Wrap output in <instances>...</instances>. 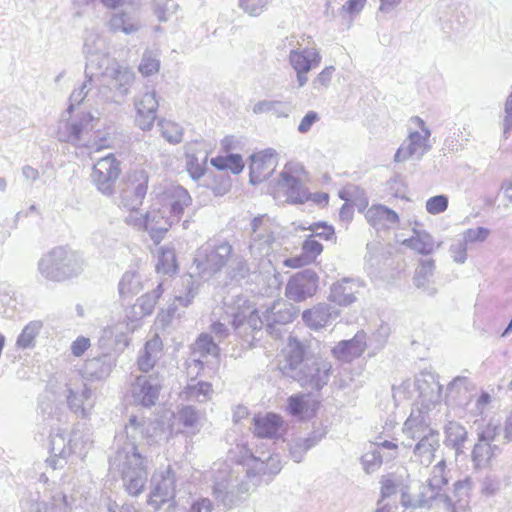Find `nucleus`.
I'll use <instances>...</instances> for the list:
<instances>
[{
    "label": "nucleus",
    "mask_w": 512,
    "mask_h": 512,
    "mask_svg": "<svg viewBox=\"0 0 512 512\" xmlns=\"http://www.w3.org/2000/svg\"><path fill=\"white\" fill-rule=\"evenodd\" d=\"M166 439L164 423L138 416H131L124 431L115 436V451L109 457L110 471L120 474L123 486L130 495L141 494L148 478L146 458L138 445L141 442L154 445Z\"/></svg>",
    "instance_id": "nucleus-1"
},
{
    "label": "nucleus",
    "mask_w": 512,
    "mask_h": 512,
    "mask_svg": "<svg viewBox=\"0 0 512 512\" xmlns=\"http://www.w3.org/2000/svg\"><path fill=\"white\" fill-rule=\"evenodd\" d=\"M281 469L278 454H263L262 457H253L252 464L246 470L247 481L239 480V473L224 465L214 475L212 493L224 507L232 508L244 494L249 492L251 487L260 485L264 477H267L265 482H269Z\"/></svg>",
    "instance_id": "nucleus-2"
},
{
    "label": "nucleus",
    "mask_w": 512,
    "mask_h": 512,
    "mask_svg": "<svg viewBox=\"0 0 512 512\" xmlns=\"http://www.w3.org/2000/svg\"><path fill=\"white\" fill-rule=\"evenodd\" d=\"M448 482L446 461L442 459L433 466L426 483L409 480L402 485L401 504L411 509L442 506L448 511H454L453 499L447 493Z\"/></svg>",
    "instance_id": "nucleus-3"
},
{
    "label": "nucleus",
    "mask_w": 512,
    "mask_h": 512,
    "mask_svg": "<svg viewBox=\"0 0 512 512\" xmlns=\"http://www.w3.org/2000/svg\"><path fill=\"white\" fill-rule=\"evenodd\" d=\"M85 267L83 256L68 246H56L38 261L40 275L51 282H64L79 276Z\"/></svg>",
    "instance_id": "nucleus-4"
},
{
    "label": "nucleus",
    "mask_w": 512,
    "mask_h": 512,
    "mask_svg": "<svg viewBox=\"0 0 512 512\" xmlns=\"http://www.w3.org/2000/svg\"><path fill=\"white\" fill-rule=\"evenodd\" d=\"M233 246L225 240L207 242L197 249L193 265L201 278H210L229 263Z\"/></svg>",
    "instance_id": "nucleus-5"
},
{
    "label": "nucleus",
    "mask_w": 512,
    "mask_h": 512,
    "mask_svg": "<svg viewBox=\"0 0 512 512\" xmlns=\"http://www.w3.org/2000/svg\"><path fill=\"white\" fill-rule=\"evenodd\" d=\"M96 120L89 112L62 118L58 123L56 137L59 141L76 147H91Z\"/></svg>",
    "instance_id": "nucleus-6"
},
{
    "label": "nucleus",
    "mask_w": 512,
    "mask_h": 512,
    "mask_svg": "<svg viewBox=\"0 0 512 512\" xmlns=\"http://www.w3.org/2000/svg\"><path fill=\"white\" fill-rule=\"evenodd\" d=\"M225 313L239 335H247L249 331L260 330L263 320L258 315L255 305L246 296L238 295L225 302Z\"/></svg>",
    "instance_id": "nucleus-7"
},
{
    "label": "nucleus",
    "mask_w": 512,
    "mask_h": 512,
    "mask_svg": "<svg viewBox=\"0 0 512 512\" xmlns=\"http://www.w3.org/2000/svg\"><path fill=\"white\" fill-rule=\"evenodd\" d=\"M134 81V73L119 64H112V68L100 80L98 96L104 103H120L129 93Z\"/></svg>",
    "instance_id": "nucleus-8"
},
{
    "label": "nucleus",
    "mask_w": 512,
    "mask_h": 512,
    "mask_svg": "<svg viewBox=\"0 0 512 512\" xmlns=\"http://www.w3.org/2000/svg\"><path fill=\"white\" fill-rule=\"evenodd\" d=\"M306 172L299 162H288L280 173L276 186L291 203H304L310 198V193L304 182Z\"/></svg>",
    "instance_id": "nucleus-9"
},
{
    "label": "nucleus",
    "mask_w": 512,
    "mask_h": 512,
    "mask_svg": "<svg viewBox=\"0 0 512 512\" xmlns=\"http://www.w3.org/2000/svg\"><path fill=\"white\" fill-rule=\"evenodd\" d=\"M410 123L419 128L420 131L409 132L394 155L395 162H405L409 159L420 160L431 149L429 143L431 131L425 125V122L420 117L415 116L410 119Z\"/></svg>",
    "instance_id": "nucleus-10"
},
{
    "label": "nucleus",
    "mask_w": 512,
    "mask_h": 512,
    "mask_svg": "<svg viewBox=\"0 0 512 512\" xmlns=\"http://www.w3.org/2000/svg\"><path fill=\"white\" fill-rule=\"evenodd\" d=\"M59 394L68 408L82 418L87 417L95 405L92 390L79 376L69 378L60 388Z\"/></svg>",
    "instance_id": "nucleus-11"
},
{
    "label": "nucleus",
    "mask_w": 512,
    "mask_h": 512,
    "mask_svg": "<svg viewBox=\"0 0 512 512\" xmlns=\"http://www.w3.org/2000/svg\"><path fill=\"white\" fill-rule=\"evenodd\" d=\"M332 374V364L322 357L310 356L306 358L301 370L294 373V380L302 387L311 390H320L326 386Z\"/></svg>",
    "instance_id": "nucleus-12"
},
{
    "label": "nucleus",
    "mask_w": 512,
    "mask_h": 512,
    "mask_svg": "<svg viewBox=\"0 0 512 512\" xmlns=\"http://www.w3.org/2000/svg\"><path fill=\"white\" fill-rule=\"evenodd\" d=\"M275 236L270 219L259 215L251 221L249 253L254 261L262 260L273 251Z\"/></svg>",
    "instance_id": "nucleus-13"
},
{
    "label": "nucleus",
    "mask_w": 512,
    "mask_h": 512,
    "mask_svg": "<svg viewBox=\"0 0 512 512\" xmlns=\"http://www.w3.org/2000/svg\"><path fill=\"white\" fill-rule=\"evenodd\" d=\"M120 162L113 154L100 158L93 167L92 180L97 189L104 195L110 196L114 192L116 180L120 175Z\"/></svg>",
    "instance_id": "nucleus-14"
},
{
    "label": "nucleus",
    "mask_w": 512,
    "mask_h": 512,
    "mask_svg": "<svg viewBox=\"0 0 512 512\" xmlns=\"http://www.w3.org/2000/svg\"><path fill=\"white\" fill-rule=\"evenodd\" d=\"M160 206L169 215L170 223H178L184 210L192 204L189 192L180 185L170 184L158 196Z\"/></svg>",
    "instance_id": "nucleus-15"
},
{
    "label": "nucleus",
    "mask_w": 512,
    "mask_h": 512,
    "mask_svg": "<svg viewBox=\"0 0 512 512\" xmlns=\"http://www.w3.org/2000/svg\"><path fill=\"white\" fill-rule=\"evenodd\" d=\"M162 388V379L158 374L137 376L131 384L130 394L134 404L143 407L154 406Z\"/></svg>",
    "instance_id": "nucleus-16"
},
{
    "label": "nucleus",
    "mask_w": 512,
    "mask_h": 512,
    "mask_svg": "<svg viewBox=\"0 0 512 512\" xmlns=\"http://www.w3.org/2000/svg\"><path fill=\"white\" fill-rule=\"evenodd\" d=\"M148 175L144 170H135L128 175L120 193L119 206L128 210L138 208L147 193Z\"/></svg>",
    "instance_id": "nucleus-17"
},
{
    "label": "nucleus",
    "mask_w": 512,
    "mask_h": 512,
    "mask_svg": "<svg viewBox=\"0 0 512 512\" xmlns=\"http://www.w3.org/2000/svg\"><path fill=\"white\" fill-rule=\"evenodd\" d=\"M318 276L311 269H305L293 275L285 288V295L294 302L312 297L318 288Z\"/></svg>",
    "instance_id": "nucleus-18"
},
{
    "label": "nucleus",
    "mask_w": 512,
    "mask_h": 512,
    "mask_svg": "<svg viewBox=\"0 0 512 512\" xmlns=\"http://www.w3.org/2000/svg\"><path fill=\"white\" fill-rule=\"evenodd\" d=\"M219 347L208 334H201L191 346V354L186 361L188 375L198 376L204 367V359L208 356L217 357Z\"/></svg>",
    "instance_id": "nucleus-19"
},
{
    "label": "nucleus",
    "mask_w": 512,
    "mask_h": 512,
    "mask_svg": "<svg viewBox=\"0 0 512 512\" xmlns=\"http://www.w3.org/2000/svg\"><path fill=\"white\" fill-rule=\"evenodd\" d=\"M175 473L170 466L157 470L151 478L150 502L161 505L175 496Z\"/></svg>",
    "instance_id": "nucleus-20"
},
{
    "label": "nucleus",
    "mask_w": 512,
    "mask_h": 512,
    "mask_svg": "<svg viewBox=\"0 0 512 512\" xmlns=\"http://www.w3.org/2000/svg\"><path fill=\"white\" fill-rule=\"evenodd\" d=\"M295 317V310L291 304L283 301H275L271 307H268L263 313V325L265 324L267 332L275 338L281 336V329L278 326H283L293 321Z\"/></svg>",
    "instance_id": "nucleus-21"
},
{
    "label": "nucleus",
    "mask_w": 512,
    "mask_h": 512,
    "mask_svg": "<svg viewBox=\"0 0 512 512\" xmlns=\"http://www.w3.org/2000/svg\"><path fill=\"white\" fill-rule=\"evenodd\" d=\"M364 286L365 283L360 278L344 277L332 284L329 300L339 306H349L357 300V295Z\"/></svg>",
    "instance_id": "nucleus-22"
},
{
    "label": "nucleus",
    "mask_w": 512,
    "mask_h": 512,
    "mask_svg": "<svg viewBox=\"0 0 512 512\" xmlns=\"http://www.w3.org/2000/svg\"><path fill=\"white\" fill-rule=\"evenodd\" d=\"M136 123L143 130H151L157 118L159 101L154 90L143 93L135 100Z\"/></svg>",
    "instance_id": "nucleus-23"
},
{
    "label": "nucleus",
    "mask_w": 512,
    "mask_h": 512,
    "mask_svg": "<svg viewBox=\"0 0 512 512\" xmlns=\"http://www.w3.org/2000/svg\"><path fill=\"white\" fill-rule=\"evenodd\" d=\"M308 357L305 355L304 345L296 338L289 336L285 358L281 366L283 374L293 379L294 373L301 370Z\"/></svg>",
    "instance_id": "nucleus-24"
},
{
    "label": "nucleus",
    "mask_w": 512,
    "mask_h": 512,
    "mask_svg": "<svg viewBox=\"0 0 512 512\" xmlns=\"http://www.w3.org/2000/svg\"><path fill=\"white\" fill-rule=\"evenodd\" d=\"M339 316V310L329 303H318L302 313V319L307 326L318 330L327 326Z\"/></svg>",
    "instance_id": "nucleus-25"
},
{
    "label": "nucleus",
    "mask_w": 512,
    "mask_h": 512,
    "mask_svg": "<svg viewBox=\"0 0 512 512\" xmlns=\"http://www.w3.org/2000/svg\"><path fill=\"white\" fill-rule=\"evenodd\" d=\"M365 217L377 232L393 229L399 222V216L395 211L380 204L369 207Z\"/></svg>",
    "instance_id": "nucleus-26"
},
{
    "label": "nucleus",
    "mask_w": 512,
    "mask_h": 512,
    "mask_svg": "<svg viewBox=\"0 0 512 512\" xmlns=\"http://www.w3.org/2000/svg\"><path fill=\"white\" fill-rule=\"evenodd\" d=\"M288 61L294 71L309 72L321 63L319 51L312 48H293L289 52Z\"/></svg>",
    "instance_id": "nucleus-27"
},
{
    "label": "nucleus",
    "mask_w": 512,
    "mask_h": 512,
    "mask_svg": "<svg viewBox=\"0 0 512 512\" xmlns=\"http://www.w3.org/2000/svg\"><path fill=\"white\" fill-rule=\"evenodd\" d=\"M365 349L366 334L360 331L352 339L339 342L332 349V353L337 359L350 362L352 359L361 356Z\"/></svg>",
    "instance_id": "nucleus-28"
},
{
    "label": "nucleus",
    "mask_w": 512,
    "mask_h": 512,
    "mask_svg": "<svg viewBox=\"0 0 512 512\" xmlns=\"http://www.w3.org/2000/svg\"><path fill=\"white\" fill-rule=\"evenodd\" d=\"M147 232L155 244L161 242L164 235L174 223H170L169 215L164 212L162 206L158 209H152L146 213Z\"/></svg>",
    "instance_id": "nucleus-29"
},
{
    "label": "nucleus",
    "mask_w": 512,
    "mask_h": 512,
    "mask_svg": "<svg viewBox=\"0 0 512 512\" xmlns=\"http://www.w3.org/2000/svg\"><path fill=\"white\" fill-rule=\"evenodd\" d=\"M50 452L51 456L46 463L53 469L62 468L67 463V457L72 453L71 441L66 442L63 433H55L50 435Z\"/></svg>",
    "instance_id": "nucleus-30"
},
{
    "label": "nucleus",
    "mask_w": 512,
    "mask_h": 512,
    "mask_svg": "<svg viewBox=\"0 0 512 512\" xmlns=\"http://www.w3.org/2000/svg\"><path fill=\"white\" fill-rule=\"evenodd\" d=\"M163 350V343L159 335L155 334L148 340L144 348L139 352L137 365L140 371L149 372L160 359Z\"/></svg>",
    "instance_id": "nucleus-31"
},
{
    "label": "nucleus",
    "mask_w": 512,
    "mask_h": 512,
    "mask_svg": "<svg viewBox=\"0 0 512 512\" xmlns=\"http://www.w3.org/2000/svg\"><path fill=\"white\" fill-rule=\"evenodd\" d=\"M253 422V432L257 437L275 438L281 434L283 420L277 414L267 413L265 415H256L253 418Z\"/></svg>",
    "instance_id": "nucleus-32"
},
{
    "label": "nucleus",
    "mask_w": 512,
    "mask_h": 512,
    "mask_svg": "<svg viewBox=\"0 0 512 512\" xmlns=\"http://www.w3.org/2000/svg\"><path fill=\"white\" fill-rule=\"evenodd\" d=\"M114 366L115 362L112 357L104 354L102 356L86 360L82 373L87 379L103 380L110 375Z\"/></svg>",
    "instance_id": "nucleus-33"
},
{
    "label": "nucleus",
    "mask_w": 512,
    "mask_h": 512,
    "mask_svg": "<svg viewBox=\"0 0 512 512\" xmlns=\"http://www.w3.org/2000/svg\"><path fill=\"white\" fill-rule=\"evenodd\" d=\"M440 447V435L438 431L430 432L427 436L418 439L413 453L417 461L422 465L428 466L432 463L435 452Z\"/></svg>",
    "instance_id": "nucleus-34"
},
{
    "label": "nucleus",
    "mask_w": 512,
    "mask_h": 512,
    "mask_svg": "<svg viewBox=\"0 0 512 512\" xmlns=\"http://www.w3.org/2000/svg\"><path fill=\"white\" fill-rule=\"evenodd\" d=\"M404 435L411 439H420L430 432H435L427 423L426 415L419 409L412 410L402 429Z\"/></svg>",
    "instance_id": "nucleus-35"
},
{
    "label": "nucleus",
    "mask_w": 512,
    "mask_h": 512,
    "mask_svg": "<svg viewBox=\"0 0 512 512\" xmlns=\"http://www.w3.org/2000/svg\"><path fill=\"white\" fill-rule=\"evenodd\" d=\"M112 64H118L112 61L105 53H93L86 56L85 76L86 79L93 82L101 80L106 72L112 68Z\"/></svg>",
    "instance_id": "nucleus-36"
},
{
    "label": "nucleus",
    "mask_w": 512,
    "mask_h": 512,
    "mask_svg": "<svg viewBox=\"0 0 512 512\" xmlns=\"http://www.w3.org/2000/svg\"><path fill=\"white\" fill-rule=\"evenodd\" d=\"M496 444L477 441L471 452V460L475 470L486 469L491 466L492 460L500 453Z\"/></svg>",
    "instance_id": "nucleus-37"
},
{
    "label": "nucleus",
    "mask_w": 512,
    "mask_h": 512,
    "mask_svg": "<svg viewBox=\"0 0 512 512\" xmlns=\"http://www.w3.org/2000/svg\"><path fill=\"white\" fill-rule=\"evenodd\" d=\"M191 380L181 393V396L186 401H195L205 403L212 398L213 388L209 382L196 381L195 374L190 375Z\"/></svg>",
    "instance_id": "nucleus-38"
},
{
    "label": "nucleus",
    "mask_w": 512,
    "mask_h": 512,
    "mask_svg": "<svg viewBox=\"0 0 512 512\" xmlns=\"http://www.w3.org/2000/svg\"><path fill=\"white\" fill-rule=\"evenodd\" d=\"M413 235L404 239L402 244L422 255H429L435 250L433 237L425 230L413 228Z\"/></svg>",
    "instance_id": "nucleus-39"
},
{
    "label": "nucleus",
    "mask_w": 512,
    "mask_h": 512,
    "mask_svg": "<svg viewBox=\"0 0 512 512\" xmlns=\"http://www.w3.org/2000/svg\"><path fill=\"white\" fill-rule=\"evenodd\" d=\"M323 251L322 244L315 239V235H309L302 244L301 258H293L287 264L293 267L302 266L313 262Z\"/></svg>",
    "instance_id": "nucleus-40"
},
{
    "label": "nucleus",
    "mask_w": 512,
    "mask_h": 512,
    "mask_svg": "<svg viewBox=\"0 0 512 512\" xmlns=\"http://www.w3.org/2000/svg\"><path fill=\"white\" fill-rule=\"evenodd\" d=\"M110 28L113 31H121L125 34H132L140 28V21L135 12L115 13L110 21Z\"/></svg>",
    "instance_id": "nucleus-41"
},
{
    "label": "nucleus",
    "mask_w": 512,
    "mask_h": 512,
    "mask_svg": "<svg viewBox=\"0 0 512 512\" xmlns=\"http://www.w3.org/2000/svg\"><path fill=\"white\" fill-rule=\"evenodd\" d=\"M322 438V435L316 432L310 433L307 437H297L289 443V452L296 463H300L305 453L314 447Z\"/></svg>",
    "instance_id": "nucleus-42"
},
{
    "label": "nucleus",
    "mask_w": 512,
    "mask_h": 512,
    "mask_svg": "<svg viewBox=\"0 0 512 512\" xmlns=\"http://www.w3.org/2000/svg\"><path fill=\"white\" fill-rule=\"evenodd\" d=\"M143 289L141 277L135 271L123 274L118 284L119 295L123 299L131 298Z\"/></svg>",
    "instance_id": "nucleus-43"
},
{
    "label": "nucleus",
    "mask_w": 512,
    "mask_h": 512,
    "mask_svg": "<svg viewBox=\"0 0 512 512\" xmlns=\"http://www.w3.org/2000/svg\"><path fill=\"white\" fill-rule=\"evenodd\" d=\"M415 386L420 395L429 401H433L435 398H438L442 389V386L438 381H436L434 375L430 373L421 374L417 377L415 380Z\"/></svg>",
    "instance_id": "nucleus-44"
},
{
    "label": "nucleus",
    "mask_w": 512,
    "mask_h": 512,
    "mask_svg": "<svg viewBox=\"0 0 512 512\" xmlns=\"http://www.w3.org/2000/svg\"><path fill=\"white\" fill-rule=\"evenodd\" d=\"M254 114L271 113L274 116L288 117L291 113V106L287 102L279 100H262L253 106Z\"/></svg>",
    "instance_id": "nucleus-45"
},
{
    "label": "nucleus",
    "mask_w": 512,
    "mask_h": 512,
    "mask_svg": "<svg viewBox=\"0 0 512 512\" xmlns=\"http://www.w3.org/2000/svg\"><path fill=\"white\" fill-rule=\"evenodd\" d=\"M251 272L250 265L244 259L243 256L234 255L232 253V257L229 260V263L226 265V276L231 281L239 282L245 279Z\"/></svg>",
    "instance_id": "nucleus-46"
},
{
    "label": "nucleus",
    "mask_w": 512,
    "mask_h": 512,
    "mask_svg": "<svg viewBox=\"0 0 512 512\" xmlns=\"http://www.w3.org/2000/svg\"><path fill=\"white\" fill-rule=\"evenodd\" d=\"M135 330V324H128L126 321H119L116 324L108 326L104 330L106 337L114 338L116 344H122L124 347L129 345L128 336Z\"/></svg>",
    "instance_id": "nucleus-47"
},
{
    "label": "nucleus",
    "mask_w": 512,
    "mask_h": 512,
    "mask_svg": "<svg viewBox=\"0 0 512 512\" xmlns=\"http://www.w3.org/2000/svg\"><path fill=\"white\" fill-rule=\"evenodd\" d=\"M445 434L447 442L457 451L460 452L467 440L468 433L461 424L450 421L445 426Z\"/></svg>",
    "instance_id": "nucleus-48"
},
{
    "label": "nucleus",
    "mask_w": 512,
    "mask_h": 512,
    "mask_svg": "<svg viewBox=\"0 0 512 512\" xmlns=\"http://www.w3.org/2000/svg\"><path fill=\"white\" fill-rule=\"evenodd\" d=\"M176 419L185 428L191 429L193 432L199 431L202 426L200 412L190 405L183 406L179 409L176 414Z\"/></svg>",
    "instance_id": "nucleus-49"
},
{
    "label": "nucleus",
    "mask_w": 512,
    "mask_h": 512,
    "mask_svg": "<svg viewBox=\"0 0 512 512\" xmlns=\"http://www.w3.org/2000/svg\"><path fill=\"white\" fill-rule=\"evenodd\" d=\"M43 327L42 321L35 320L29 322L21 331L17 338L16 345L21 349L32 348L35 346V338Z\"/></svg>",
    "instance_id": "nucleus-50"
},
{
    "label": "nucleus",
    "mask_w": 512,
    "mask_h": 512,
    "mask_svg": "<svg viewBox=\"0 0 512 512\" xmlns=\"http://www.w3.org/2000/svg\"><path fill=\"white\" fill-rule=\"evenodd\" d=\"M435 261L433 259H423L415 271L413 278L414 285L417 288H428V282L434 275Z\"/></svg>",
    "instance_id": "nucleus-51"
},
{
    "label": "nucleus",
    "mask_w": 512,
    "mask_h": 512,
    "mask_svg": "<svg viewBox=\"0 0 512 512\" xmlns=\"http://www.w3.org/2000/svg\"><path fill=\"white\" fill-rule=\"evenodd\" d=\"M176 255L171 247H161L159 249L158 262L156 270L159 273L170 274L176 272Z\"/></svg>",
    "instance_id": "nucleus-52"
},
{
    "label": "nucleus",
    "mask_w": 512,
    "mask_h": 512,
    "mask_svg": "<svg viewBox=\"0 0 512 512\" xmlns=\"http://www.w3.org/2000/svg\"><path fill=\"white\" fill-rule=\"evenodd\" d=\"M163 283H159L158 286L151 292H148L137 299L136 305L144 315H151L154 311L155 305L159 298L163 294Z\"/></svg>",
    "instance_id": "nucleus-53"
},
{
    "label": "nucleus",
    "mask_w": 512,
    "mask_h": 512,
    "mask_svg": "<svg viewBox=\"0 0 512 512\" xmlns=\"http://www.w3.org/2000/svg\"><path fill=\"white\" fill-rule=\"evenodd\" d=\"M161 135L171 144H179L183 139V128L170 120L162 119L158 122Z\"/></svg>",
    "instance_id": "nucleus-54"
},
{
    "label": "nucleus",
    "mask_w": 512,
    "mask_h": 512,
    "mask_svg": "<svg viewBox=\"0 0 512 512\" xmlns=\"http://www.w3.org/2000/svg\"><path fill=\"white\" fill-rule=\"evenodd\" d=\"M381 495L382 498L390 497L399 490L401 492L402 485H405L403 477L396 473H390L381 477Z\"/></svg>",
    "instance_id": "nucleus-55"
},
{
    "label": "nucleus",
    "mask_w": 512,
    "mask_h": 512,
    "mask_svg": "<svg viewBox=\"0 0 512 512\" xmlns=\"http://www.w3.org/2000/svg\"><path fill=\"white\" fill-rule=\"evenodd\" d=\"M215 505L207 497H194L188 502L187 507L175 509L174 512H214Z\"/></svg>",
    "instance_id": "nucleus-56"
},
{
    "label": "nucleus",
    "mask_w": 512,
    "mask_h": 512,
    "mask_svg": "<svg viewBox=\"0 0 512 512\" xmlns=\"http://www.w3.org/2000/svg\"><path fill=\"white\" fill-rule=\"evenodd\" d=\"M92 83L88 79L82 83V85L78 89H74L69 97V106L66 112L63 114H71L74 108L80 105L87 97L89 91L92 88Z\"/></svg>",
    "instance_id": "nucleus-57"
},
{
    "label": "nucleus",
    "mask_w": 512,
    "mask_h": 512,
    "mask_svg": "<svg viewBox=\"0 0 512 512\" xmlns=\"http://www.w3.org/2000/svg\"><path fill=\"white\" fill-rule=\"evenodd\" d=\"M184 285L185 291L175 295L174 304L178 303L182 307H188L198 294V285L192 280L191 276Z\"/></svg>",
    "instance_id": "nucleus-58"
},
{
    "label": "nucleus",
    "mask_w": 512,
    "mask_h": 512,
    "mask_svg": "<svg viewBox=\"0 0 512 512\" xmlns=\"http://www.w3.org/2000/svg\"><path fill=\"white\" fill-rule=\"evenodd\" d=\"M272 0H239V6L250 16L257 17L268 9Z\"/></svg>",
    "instance_id": "nucleus-59"
},
{
    "label": "nucleus",
    "mask_w": 512,
    "mask_h": 512,
    "mask_svg": "<svg viewBox=\"0 0 512 512\" xmlns=\"http://www.w3.org/2000/svg\"><path fill=\"white\" fill-rule=\"evenodd\" d=\"M103 47L104 41L99 34L94 32L86 33L83 45V52L85 56L93 53H104Z\"/></svg>",
    "instance_id": "nucleus-60"
},
{
    "label": "nucleus",
    "mask_w": 512,
    "mask_h": 512,
    "mask_svg": "<svg viewBox=\"0 0 512 512\" xmlns=\"http://www.w3.org/2000/svg\"><path fill=\"white\" fill-rule=\"evenodd\" d=\"M383 458L377 449L366 452L361 457V463L367 474L375 472L382 465Z\"/></svg>",
    "instance_id": "nucleus-61"
},
{
    "label": "nucleus",
    "mask_w": 512,
    "mask_h": 512,
    "mask_svg": "<svg viewBox=\"0 0 512 512\" xmlns=\"http://www.w3.org/2000/svg\"><path fill=\"white\" fill-rule=\"evenodd\" d=\"M250 182L252 184H258L267 179L273 171H269L266 165L261 161L251 158L250 163Z\"/></svg>",
    "instance_id": "nucleus-62"
},
{
    "label": "nucleus",
    "mask_w": 512,
    "mask_h": 512,
    "mask_svg": "<svg viewBox=\"0 0 512 512\" xmlns=\"http://www.w3.org/2000/svg\"><path fill=\"white\" fill-rule=\"evenodd\" d=\"M500 433V423L490 420L485 426L478 429L477 441L491 443Z\"/></svg>",
    "instance_id": "nucleus-63"
},
{
    "label": "nucleus",
    "mask_w": 512,
    "mask_h": 512,
    "mask_svg": "<svg viewBox=\"0 0 512 512\" xmlns=\"http://www.w3.org/2000/svg\"><path fill=\"white\" fill-rule=\"evenodd\" d=\"M178 9V4L174 0H157L155 5V14L159 21H167Z\"/></svg>",
    "instance_id": "nucleus-64"
}]
</instances>
